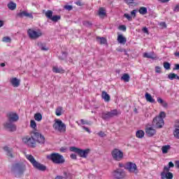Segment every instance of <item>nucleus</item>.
<instances>
[{"label": "nucleus", "instance_id": "48", "mask_svg": "<svg viewBox=\"0 0 179 179\" xmlns=\"http://www.w3.org/2000/svg\"><path fill=\"white\" fill-rule=\"evenodd\" d=\"M155 72L157 73H162V68L160 66H157L155 67Z\"/></svg>", "mask_w": 179, "mask_h": 179}, {"label": "nucleus", "instance_id": "43", "mask_svg": "<svg viewBox=\"0 0 179 179\" xmlns=\"http://www.w3.org/2000/svg\"><path fill=\"white\" fill-rule=\"evenodd\" d=\"M30 127H31V128L36 129V128H37V123H36V121L31 120Z\"/></svg>", "mask_w": 179, "mask_h": 179}, {"label": "nucleus", "instance_id": "28", "mask_svg": "<svg viewBox=\"0 0 179 179\" xmlns=\"http://www.w3.org/2000/svg\"><path fill=\"white\" fill-rule=\"evenodd\" d=\"M96 41L99 44H106L107 43V39L104 37H96Z\"/></svg>", "mask_w": 179, "mask_h": 179}, {"label": "nucleus", "instance_id": "49", "mask_svg": "<svg viewBox=\"0 0 179 179\" xmlns=\"http://www.w3.org/2000/svg\"><path fill=\"white\" fill-rule=\"evenodd\" d=\"M64 8L66 10H72V9H73V7L72 6H69V5H66V6H64Z\"/></svg>", "mask_w": 179, "mask_h": 179}, {"label": "nucleus", "instance_id": "64", "mask_svg": "<svg viewBox=\"0 0 179 179\" xmlns=\"http://www.w3.org/2000/svg\"><path fill=\"white\" fill-rule=\"evenodd\" d=\"M55 179H66L65 178H64L63 176H57Z\"/></svg>", "mask_w": 179, "mask_h": 179}, {"label": "nucleus", "instance_id": "24", "mask_svg": "<svg viewBox=\"0 0 179 179\" xmlns=\"http://www.w3.org/2000/svg\"><path fill=\"white\" fill-rule=\"evenodd\" d=\"M52 71L55 72V73H64V72L62 68L58 66H54L52 69Z\"/></svg>", "mask_w": 179, "mask_h": 179}, {"label": "nucleus", "instance_id": "27", "mask_svg": "<svg viewBox=\"0 0 179 179\" xmlns=\"http://www.w3.org/2000/svg\"><path fill=\"white\" fill-rule=\"evenodd\" d=\"M136 138H142L145 136V131L143 130H138L136 133Z\"/></svg>", "mask_w": 179, "mask_h": 179}, {"label": "nucleus", "instance_id": "17", "mask_svg": "<svg viewBox=\"0 0 179 179\" xmlns=\"http://www.w3.org/2000/svg\"><path fill=\"white\" fill-rule=\"evenodd\" d=\"M10 83L13 87H19V86H20V80L17 79V78H10Z\"/></svg>", "mask_w": 179, "mask_h": 179}, {"label": "nucleus", "instance_id": "14", "mask_svg": "<svg viewBox=\"0 0 179 179\" xmlns=\"http://www.w3.org/2000/svg\"><path fill=\"white\" fill-rule=\"evenodd\" d=\"M7 120L10 122H17L19 121V115L15 112H9L7 113Z\"/></svg>", "mask_w": 179, "mask_h": 179}, {"label": "nucleus", "instance_id": "34", "mask_svg": "<svg viewBox=\"0 0 179 179\" xmlns=\"http://www.w3.org/2000/svg\"><path fill=\"white\" fill-rule=\"evenodd\" d=\"M129 74L128 73H124L123 76L121 77V80H124L125 82H129Z\"/></svg>", "mask_w": 179, "mask_h": 179}, {"label": "nucleus", "instance_id": "33", "mask_svg": "<svg viewBox=\"0 0 179 179\" xmlns=\"http://www.w3.org/2000/svg\"><path fill=\"white\" fill-rule=\"evenodd\" d=\"M66 57H68V52H62V55L59 56V59L61 61H65V59H66Z\"/></svg>", "mask_w": 179, "mask_h": 179}, {"label": "nucleus", "instance_id": "25", "mask_svg": "<svg viewBox=\"0 0 179 179\" xmlns=\"http://www.w3.org/2000/svg\"><path fill=\"white\" fill-rule=\"evenodd\" d=\"M168 78L170 79V80H174V79H178L179 80V76L174 73H170Z\"/></svg>", "mask_w": 179, "mask_h": 179}, {"label": "nucleus", "instance_id": "1", "mask_svg": "<svg viewBox=\"0 0 179 179\" xmlns=\"http://www.w3.org/2000/svg\"><path fill=\"white\" fill-rule=\"evenodd\" d=\"M24 139V143L29 148H36L37 143L44 145L45 143V138L40 132L34 131L31 132V136H27Z\"/></svg>", "mask_w": 179, "mask_h": 179}, {"label": "nucleus", "instance_id": "15", "mask_svg": "<svg viewBox=\"0 0 179 179\" xmlns=\"http://www.w3.org/2000/svg\"><path fill=\"white\" fill-rule=\"evenodd\" d=\"M161 179H173V173L164 171L161 173Z\"/></svg>", "mask_w": 179, "mask_h": 179}, {"label": "nucleus", "instance_id": "40", "mask_svg": "<svg viewBox=\"0 0 179 179\" xmlns=\"http://www.w3.org/2000/svg\"><path fill=\"white\" fill-rule=\"evenodd\" d=\"M171 66V64L169 63L168 62H164V69H166V71H169Z\"/></svg>", "mask_w": 179, "mask_h": 179}, {"label": "nucleus", "instance_id": "44", "mask_svg": "<svg viewBox=\"0 0 179 179\" xmlns=\"http://www.w3.org/2000/svg\"><path fill=\"white\" fill-rule=\"evenodd\" d=\"M173 136H175V138H177V139H179V129H174Z\"/></svg>", "mask_w": 179, "mask_h": 179}, {"label": "nucleus", "instance_id": "29", "mask_svg": "<svg viewBox=\"0 0 179 179\" xmlns=\"http://www.w3.org/2000/svg\"><path fill=\"white\" fill-rule=\"evenodd\" d=\"M171 148V147L169 145L162 146V153H164V155H166V153H168L169 150H170Z\"/></svg>", "mask_w": 179, "mask_h": 179}, {"label": "nucleus", "instance_id": "20", "mask_svg": "<svg viewBox=\"0 0 179 179\" xmlns=\"http://www.w3.org/2000/svg\"><path fill=\"white\" fill-rule=\"evenodd\" d=\"M143 57L144 58H149L150 59H156V58H157V57L156 56V55L153 52H151V53L145 52L143 54Z\"/></svg>", "mask_w": 179, "mask_h": 179}, {"label": "nucleus", "instance_id": "7", "mask_svg": "<svg viewBox=\"0 0 179 179\" xmlns=\"http://www.w3.org/2000/svg\"><path fill=\"white\" fill-rule=\"evenodd\" d=\"M11 171L15 174L17 178L20 177L23 174V164L16 163L12 166Z\"/></svg>", "mask_w": 179, "mask_h": 179}, {"label": "nucleus", "instance_id": "30", "mask_svg": "<svg viewBox=\"0 0 179 179\" xmlns=\"http://www.w3.org/2000/svg\"><path fill=\"white\" fill-rule=\"evenodd\" d=\"M34 120L36 121L40 122L43 120V115L40 113H37L34 115Z\"/></svg>", "mask_w": 179, "mask_h": 179}, {"label": "nucleus", "instance_id": "4", "mask_svg": "<svg viewBox=\"0 0 179 179\" xmlns=\"http://www.w3.org/2000/svg\"><path fill=\"white\" fill-rule=\"evenodd\" d=\"M25 156L27 160H29L30 163H31L32 166L34 167V169H36V170H39V171H45V170H47V166L36 162V159H34V157H33V155H26Z\"/></svg>", "mask_w": 179, "mask_h": 179}, {"label": "nucleus", "instance_id": "62", "mask_svg": "<svg viewBox=\"0 0 179 179\" xmlns=\"http://www.w3.org/2000/svg\"><path fill=\"white\" fill-rule=\"evenodd\" d=\"M70 157H71V159H73V160H76V159H77L76 154H71L70 155Z\"/></svg>", "mask_w": 179, "mask_h": 179}, {"label": "nucleus", "instance_id": "37", "mask_svg": "<svg viewBox=\"0 0 179 179\" xmlns=\"http://www.w3.org/2000/svg\"><path fill=\"white\" fill-rule=\"evenodd\" d=\"M46 17H48V19H50L51 20V19H52V10H48L45 12V13Z\"/></svg>", "mask_w": 179, "mask_h": 179}, {"label": "nucleus", "instance_id": "42", "mask_svg": "<svg viewBox=\"0 0 179 179\" xmlns=\"http://www.w3.org/2000/svg\"><path fill=\"white\" fill-rule=\"evenodd\" d=\"M2 41H3V43H10V41H12V39H10V37L9 36H4L2 38Z\"/></svg>", "mask_w": 179, "mask_h": 179}, {"label": "nucleus", "instance_id": "8", "mask_svg": "<svg viewBox=\"0 0 179 179\" xmlns=\"http://www.w3.org/2000/svg\"><path fill=\"white\" fill-rule=\"evenodd\" d=\"M53 128L55 131H59V132H66V125L62 120L56 119L55 123L53 124Z\"/></svg>", "mask_w": 179, "mask_h": 179}, {"label": "nucleus", "instance_id": "56", "mask_svg": "<svg viewBox=\"0 0 179 179\" xmlns=\"http://www.w3.org/2000/svg\"><path fill=\"white\" fill-rule=\"evenodd\" d=\"M131 16H133L134 17H136V10H134L131 12Z\"/></svg>", "mask_w": 179, "mask_h": 179}, {"label": "nucleus", "instance_id": "10", "mask_svg": "<svg viewBox=\"0 0 179 179\" xmlns=\"http://www.w3.org/2000/svg\"><path fill=\"white\" fill-rule=\"evenodd\" d=\"M27 34L29 35V38H31L32 40H37V38H39V37H41L43 36V32H41L39 29L36 31L29 29L27 31Z\"/></svg>", "mask_w": 179, "mask_h": 179}, {"label": "nucleus", "instance_id": "53", "mask_svg": "<svg viewBox=\"0 0 179 179\" xmlns=\"http://www.w3.org/2000/svg\"><path fill=\"white\" fill-rule=\"evenodd\" d=\"M98 135H99V136H100L101 138H104V136H106V134H105L104 132H103V131H99V132L98 133Z\"/></svg>", "mask_w": 179, "mask_h": 179}, {"label": "nucleus", "instance_id": "59", "mask_svg": "<svg viewBox=\"0 0 179 179\" xmlns=\"http://www.w3.org/2000/svg\"><path fill=\"white\" fill-rule=\"evenodd\" d=\"M124 2L127 3V5H131L134 2V0H124Z\"/></svg>", "mask_w": 179, "mask_h": 179}, {"label": "nucleus", "instance_id": "5", "mask_svg": "<svg viewBox=\"0 0 179 179\" xmlns=\"http://www.w3.org/2000/svg\"><path fill=\"white\" fill-rule=\"evenodd\" d=\"M70 151L74 152V153H77L80 157H83V159H86L89 153H90V149L87 148L85 150H82L76 147H70Z\"/></svg>", "mask_w": 179, "mask_h": 179}, {"label": "nucleus", "instance_id": "61", "mask_svg": "<svg viewBox=\"0 0 179 179\" xmlns=\"http://www.w3.org/2000/svg\"><path fill=\"white\" fill-rule=\"evenodd\" d=\"M173 71H179V64H175V67L173 68Z\"/></svg>", "mask_w": 179, "mask_h": 179}, {"label": "nucleus", "instance_id": "31", "mask_svg": "<svg viewBox=\"0 0 179 179\" xmlns=\"http://www.w3.org/2000/svg\"><path fill=\"white\" fill-rule=\"evenodd\" d=\"M174 167V164L173 163V162H170L169 163V166H166L164 167V171H170V169Z\"/></svg>", "mask_w": 179, "mask_h": 179}, {"label": "nucleus", "instance_id": "12", "mask_svg": "<svg viewBox=\"0 0 179 179\" xmlns=\"http://www.w3.org/2000/svg\"><path fill=\"white\" fill-rule=\"evenodd\" d=\"M113 178L122 179L125 177V171L122 169H117L113 172Z\"/></svg>", "mask_w": 179, "mask_h": 179}, {"label": "nucleus", "instance_id": "22", "mask_svg": "<svg viewBox=\"0 0 179 179\" xmlns=\"http://www.w3.org/2000/svg\"><path fill=\"white\" fill-rule=\"evenodd\" d=\"M145 97L147 101H149V103H155L156 101L152 99V95L149 93H145Z\"/></svg>", "mask_w": 179, "mask_h": 179}, {"label": "nucleus", "instance_id": "21", "mask_svg": "<svg viewBox=\"0 0 179 179\" xmlns=\"http://www.w3.org/2000/svg\"><path fill=\"white\" fill-rule=\"evenodd\" d=\"M101 98L104 99V101H106V103H108L110 100H111V97L109 94H107L106 92L103 91L101 94Z\"/></svg>", "mask_w": 179, "mask_h": 179}, {"label": "nucleus", "instance_id": "36", "mask_svg": "<svg viewBox=\"0 0 179 179\" xmlns=\"http://www.w3.org/2000/svg\"><path fill=\"white\" fill-rule=\"evenodd\" d=\"M55 114L56 115H57L58 117H59L60 115H62V107L59 106L55 111Z\"/></svg>", "mask_w": 179, "mask_h": 179}, {"label": "nucleus", "instance_id": "41", "mask_svg": "<svg viewBox=\"0 0 179 179\" xmlns=\"http://www.w3.org/2000/svg\"><path fill=\"white\" fill-rule=\"evenodd\" d=\"M64 178L67 179V178H72V177H73V175H72V173H69V172H64Z\"/></svg>", "mask_w": 179, "mask_h": 179}, {"label": "nucleus", "instance_id": "51", "mask_svg": "<svg viewBox=\"0 0 179 179\" xmlns=\"http://www.w3.org/2000/svg\"><path fill=\"white\" fill-rule=\"evenodd\" d=\"M173 12H179V3L175 6Z\"/></svg>", "mask_w": 179, "mask_h": 179}, {"label": "nucleus", "instance_id": "38", "mask_svg": "<svg viewBox=\"0 0 179 179\" xmlns=\"http://www.w3.org/2000/svg\"><path fill=\"white\" fill-rule=\"evenodd\" d=\"M50 20H52V22H57L58 20H61V15H53Z\"/></svg>", "mask_w": 179, "mask_h": 179}, {"label": "nucleus", "instance_id": "50", "mask_svg": "<svg viewBox=\"0 0 179 179\" xmlns=\"http://www.w3.org/2000/svg\"><path fill=\"white\" fill-rule=\"evenodd\" d=\"M80 122L83 125H89V122H87V120H85L83 119L80 120Z\"/></svg>", "mask_w": 179, "mask_h": 179}, {"label": "nucleus", "instance_id": "9", "mask_svg": "<svg viewBox=\"0 0 179 179\" xmlns=\"http://www.w3.org/2000/svg\"><path fill=\"white\" fill-rule=\"evenodd\" d=\"M124 169L127 170L129 173H131L133 174H138L139 173V170L138 169V166L136 164L133 162H127L124 166Z\"/></svg>", "mask_w": 179, "mask_h": 179}, {"label": "nucleus", "instance_id": "23", "mask_svg": "<svg viewBox=\"0 0 179 179\" xmlns=\"http://www.w3.org/2000/svg\"><path fill=\"white\" fill-rule=\"evenodd\" d=\"M117 41L120 44H125V43H127V38L122 35H119L117 36Z\"/></svg>", "mask_w": 179, "mask_h": 179}, {"label": "nucleus", "instance_id": "57", "mask_svg": "<svg viewBox=\"0 0 179 179\" xmlns=\"http://www.w3.org/2000/svg\"><path fill=\"white\" fill-rule=\"evenodd\" d=\"M159 26H161V27H163L164 29H166V27H167V24H166V22H161L159 24Z\"/></svg>", "mask_w": 179, "mask_h": 179}, {"label": "nucleus", "instance_id": "16", "mask_svg": "<svg viewBox=\"0 0 179 179\" xmlns=\"http://www.w3.org/2000/svg\"><path fill=\"white\" fill-rule=\"evenodd\" d=\"M145 134L149 137L154 136L156 134V129H153L152 127H147L145 129Z\"/></svg>", "mask_w": 179, "mask_h": 179}, {"label": "nucleus", "instance_id": "55", "mask_svg": "<svg viewBox=\"0 0 179 179\" xmlns=\"http://www.w3.org/2000/svg\"><path fill=\"white\" fill-rule=\"evenodd\" d=\"M83 129H84L85 131H86V132H88V134H92V131H90V129L88 127L83 126Z\"/></svg>", "mask_w": 179, "mask_h": 179}, {"label": "nucleus", "instance_id": "52", "mask_svg": "<svg viewBox=\"0 0 179 179\" xmlns=\"http://www.w3.org/2000/svg\"><path fill=\"white\" fill-rule=\"evenodd\" d=\"M142 31H143V33H145V34H149V30L148 29V28L146 27H145L142 29Z\"/></svg>", "mask_w": 179, "mask_h": 179}, {"label": "nucleus", "instance_id": "32", "mask_svg": "<svg viewBox=\"0 0 179 179\" xmlns=\"http://www.w3.org/2000/svg\"><path fill=\"white\" fill-rule=\"evenodd\" d=\"M138 12L140 15H146L148 13V8L146 7H141Z\"/></svg>", "mask_w": 179, "mask_h": 179}, {"label": "nucleus", "instance_id": "47", "mask_svg": "<svg viewBox=\"0 0 179 179\" xmlns=\"http://www.w3.org/2000/svg\"><path fill=\"white\" fill-rule=\"evenodd\" d=\"M119 30H122V31H127V27L125 25H120Z\"/></svg>", "mask_w": 179, "mask_h": 179}, {"label": "nucleus", "instance_id": "18", "mask_svg": "<svg viewBox=\"0 0 179 179\" xmlns=\"http://www.w3.org/2000/svg\"><path fill=\"white\" fill-rule=\"evenodd\" d=\"M3 149L4 152H6V153L8 157H11V158L13 157V150L12 148H10L8 146H4Z\"/></svg>", "mask_w": 179, "mask_h": 179}, {"label": "nucleus", "instance_id": "26", "mask_svg": "<svg viewBox=\"0 0 179 179\" xmlns=\"http://www.w3.org/2000/svg\"><path fill=\"white\" fill-rule=\"evenodd\" d=\"M7 6L10 10H15L16 9V3H14L13 1H10L7 4Z\"/></svg>", "mask_w": 179, "mask_h": 179}, {"label": "nucleus", "instance_id": "45", "mask_svg": "<svg viewBox=\"0 0 179 179\" xmlns=\"http://www.w3.org/2000/svg\"><path fill=\"white\" fill-rule=\"evenodd\" d=\"M83 25L85 26L86 27H92V22L88 21H84Z\"/></svg>", "mask_w": 179, "mask_h": 179}, {"label": "nucleus", "instance_id": "11", "mask_svg": "<svg viewBox=\"0 0 179 179\" xmlns=\"http://www.w3.org/2000/svg\"><path fill=\"white\" fill-rule=\"evenodd\" d=\"M111 155L113 159L116 160V162H120V160H122V159H124V152L117 148H115L112 151Z\"/></svg>", "mask_w": 179, "mask_h": 179}, {"label": "nucleus", "instance_id": "19", "mask_svg": "<svg viewBox=\"0 0 179 179\" xmlns=\"http://www.w3.org/2000/svg\"><path fill=\"white\" fill-rule=\"evenodd\" d=\"M36 44L38 48L41 50V51H48V50H50V48H48V47H47V45L44 43L38 42Z\"/></svg>", "mask_w": 179, "mask_h": 179}, {"label": "nucleus", "instance_id": "35", "mask_svg": "<svg viewBox=\"0 0 179 179\" xmlns=\"http://www.w3.org/2000/svg\"><path fill=\"white\" fill-rule=\"evenodd\" d=\"M106 10L104 9V8L101 7L99 8V16H106Z\"/></svg>", "mask_w": 179, "mask_h": 179}, {"label": "nucleus", "instance_id": "60", "mask_svg": "<svg viewBox=\"0 0 179 179\" xmlns=\"http://www.w3.org/2000/svg\"><path fill=\"white\" fill-rule=\"evenodd\" d=\"M60 152H62V153H65L66 152V148H65V147L61 148Z\"/></svg>", "mask_w": 179, "mask_h": 179}, {"label": "nucleus", "instance_id": "39", "mask_svg": "<svg viewBox=\"0 0 179 179\" xmlns=\"http://www.w3.org/2000/svg\"><path fill=\"white\" fill-rule=\"evenodd\" d=\"M23 16H25V17H29V19H33V14L27 13V11H23Z\"/></svg>", "mask_w": 179, "mask_h": 179}, {"label": "nucleus", "instance_id": "2", "mask_svg": "<svg viewBox=\"0 0 179 179\" xmlns=\"http://www.w3.org/2000/svg\"><path fill=\"white\" fill-rule=\"evenodd\" d=\"M166 118V113L164 111H162L159 113L158 116L154 117L152 121L153 127L160 129L162 127H164V119Z\"/></svg>", "mask_w": 179, "mask_h": 179}, {"label": "nucleus", "instance_id": "46", "mask_svg": "<svg viewBox=\"0 0 179 179\" xmlns=\"http://www.w3.org/2000/svg\"><path fill=\"white\" fill-rule=\"evenodd\" d=\"M124 17H127V20H129V22H131V20H132V17H131V15H129V14H128V13H124Z\"/></svg>", "mask_w": 179, "mask_h": 179}, {"label": "nucleus", "instance_id": "63", "mask_svg": "<svg viewBox=\"0 0 179 179\" xmlns=\"http://www.w3.org/2000/svg\"><path fill=\"white\" fill-rule=\"evenodd\" d=\"M174 127L175 129H179V121L175 124Z\"/></svg>", "mask_w": 179, "mask_h": 179}, {"label": "nucleus", "instance_id": "54", "mask_svg": "<svg viewBox=\"0 0 179 179\" xmlns=\"http://www.w3.org/2000/svg\"><path fill=\"white\" fill-rule=\"evenodd\" d=\"M161 106H162V107H164V108H166L169 104H167V102H166V101H164L163 103H161Z\"/></svg>", "mask_w": 179, "mask_h": 179}, {"label": "nucleus", "instance_id": "58", "mask_svg": "<svg viewBox=\"0 0 179 179\" xmlns=\"http://www.w3.org/2000/svg\"><path fill=\"white\" fill-rule=\"evenodd\" d=\"M157 101H158V103H159V104H162V103H163V101H164V100H163V99H162V98H160V97H158V98L157 99Z\"/></svg>", "mask_w": 179, "mask_h": 179}, {"label": "nucleus", "instance_id": "6", "mask_svg": "<svg viewBox=\"0 0 179 179\" xmlns=\"http://www.w3.org/2000/svg\"><path fill=\"white\" fill-rule=\"evenodd\" d=\"M120 114H121V113H120L118 110L113 109L109 112H103L101 113V118L102 120H107L111 118H114V117H117V115H120Z\"/></svg>", "mask_w": 179, "mask_h": 179}, {"label": "nucleus", "instance_id": "3", "mask_svg": "<svg viewBox=\"0 0 179 179\" xmlns=\"http://www.w3.org/2000/svg\"><path fill=\"white\" fill-rule=\"evenodd\" d=\"M47 159H48V160H51L55 164H64V163H65L64 156L61 155L58 152H54L47 155Z\"/></svg>", "mask_w": 179, "mask_h": 179}, {"label": "nucleus", "instance_id": "13", "mask_svg": "<svg viewBox=\"0 0 179 179\" xmlns=\"http://www.w3.org/2000/svg\"><path fill=\"white\" fill-rule=\"evenodd\" d=\"M3 125L5 129H7V131L10 132H15V131H16V124H15L13 122L7 120Z\"/></svg>", "mask_w": 179, "mask_h": 179}]
</instances>
